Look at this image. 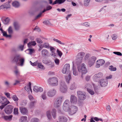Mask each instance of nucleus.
Here are the masks:
<instances>
[{
	"label": "nucleus",
	"instance_id": "nucleus-32",
	"mask_svg": "<svg viewBox=\"0 0 122 122\" xmlns=\"http://www.w3.org/2000/svg\"><path fill=\"white\" fill-rule=\"evenodd\" d=\"M46 114L48 119H50L51 118V111L49 110L46 112Z\"/></svg>",
	"mask_w": 122,
	"mask_h": 122
},
{
	"label": "nucleus",
	"instance_id": "nucleus-23",
	"mask_svg": "<svg viewBox=\"0 0 122 122\" xmlns=\"http://www.w3.org/2000/svg\"><path fill=\"white\" fill-rule=\"evenodd\" d=\"M42 62L44 64L47 65H52V66H54V64H52V62L50 60H44Z\"/></svg>",
	"mask_w": 122,
	"mask_h": 122
},
{
	"label": "nucleus",
	"instance_id": "nucleus-26",
	"mask_svg": "<svg viewBox=\"0 0 122 122\" xmlns=\"http://www.w3.org/2000/svg\"><path fill=\"white\" fill-rule=\"evenodd\" d=\"M31 108L35 105L36 102V100L34 99L33 97L31 96Z\"/></svg>",
	"mask_w": 122,
	"mask_h": 122
},
{
	"label": "nucleus",
	"instance_id": "nucleus-28",
	"mask_svg": "<svg viewBox=\"0 0 122 122\" xmlns=\"http://www.w3.org/2000/svg\"><path fill=\"white\" fill-rule=\"evenodd\" d=\"M20 57V56L19 55L15 56L13 59V61L15 62L16 64L17 63H18V61Z\"/></svg>",
	"mask_w": 122,
	"mask_h": 122
},
{
	"label": "nucleus",
	"instance_id": "nucleus-40",
	"mask_svg": "<svg viewBox=\"0 0 122 122\" xmlns=\"http://www.w3.org/2000/svg\"><path fill=\"white\" fill-rule=\"evenodd\" d=\"M70 104V102L68 100H65L64 102L63 105H65L66 106H68L69 107V105Z\"/></svg>",
	"mask_w": 122,
	"mask_h": 122
},
{
	"label": "nucleus",
	"instance_id": "nucleus-20",
	"mask_svg": "<svg viewBox=\"0 0 122 122\" xmlns=\"http://www.w3.org/2000/svg\"><path fill=\"white\" fill-rule=\"evenodd\" d=\"M58 120L59 122H66L67 119L64 116H61L59 117Z\"/></svg>",
	"mask_w": 122,
	"mask_h": 122
},
{
	"label": "nucleus",
	"instance_id": "nucleus-14",
	"mask_svg": "<svg viewBox=\"0 0 122 122\" xmlns=\"http://www.w3.org/2000/svg\"><path fill=\"white\" fill-rule=\"evenodd\" d=\"M105 62V61L102 59H100L97 60V61L96 67L97 68L99 67L100 66L102 65Z\"/></svg>",
	"mask_w": 122,
	"mask_h": 122
},
{
	"label": "nucleus",
	"instance_id": "nucleus-52",
	"mask_svg": "<svg viewBox=\"0 0 122 122\" xmlns=\"http://www.w3.org/2000/svg\"><path fill=\"white\" fill-rule=\"evenodd\" d=\"M97 58L96 57L94 56H92L91 57L89 60L95 62Z\"/></svg>",
	"mask_w": 122,
	"mask_h": 122
},
{
	"label": "nucleus",
	"instance_id": "nucleus-16",
	"mask_svg": "<svg viewBox=\"0 0 122 122\" xmlns=\"http://www.w3.org/2000/svg\"><path fill=\"white\" fill-rule=\"evenodd\" d=\"M73 64V74L75 76H77L78 75V73L76 71L75 67V66L76 64V63L75 62H72Z\"/></svg>",
	"mask_w": 122,
	"mask_h": 122
},
{
	"label": "nucleus",
	"instance_id": "nucleus-17",
	"mask_svg": "<svg viewBox=\"0 0 122 122\" xmlns=\"http://www.w3.org/2000/svg\"><path fill=\"white\" fill-rule=\"evenodd\" d=\"M33 90L34 91L36 92H42L43 91V89L40 87L35 86H34Z\"/></svg>",
	"mask_w": 122,
	"mask_h": 122
},
{
	"label": "nucleus",
	"instance_id": "nucleus-36",
	"mask_svg": "<svg viewBox=\"0 0 122 122\" xmlns=\"http://www.w3.org/2000/svg\"><path fill=\"white\" fill-rule=\"evenodd\" d=\"M46 91H44L41 97L43 99L45 100L47 98V97L46 95Z\"/></svg>",
	"mask_w": 122,
	"mask_h": 122
},
{
	"label": "nucleus",
	"instance_id": "nucleus-64",
	"mask_svg": "<svg viewBox=\"0 0 122 122\" xmlns=\"http://www.w3.org/2000/svg\"><path fill=\"white\" fill-rule=\"evenodd\" d=\"M43 23L46 25H48L49 24V21L48 20H45L43 22Z\"/></svg>",
	"mask_w": 122,
	"mask_h": 122
},
{
	"label": "nucleus",
	"instance_id": "nucleus-56",
	"mask_svg": "<svg viewBox=\"0 0 122 122\" xmlns=\"http://www.w3.org/2000/svg\"><path fill=\"white\" fill-rule=\"evenodd\" d=\"M113 53L116 55H117L121 56H122V54L121 53L119 52H114Z\"/></svg>",
	"mask_w": 122,
	"mask_h": 122
},
{
	"label": "nucleus",
	"instance_id": "nucleus-19",
	"mask_svg": "<svg viewBox=\"0 0 122 122\" xmlns=\"http://www.w3.org/2000/svg\"><path fill=\"white\" fill-rule=\"evenodd\" d=\"M12 117L13 116L12 115L4 116V115L2 114V117L5 120L10 121L11 120Z\"/></svg>",
	"mask_w": 122,
	"mask_h": 122
},
{
	"label": "nucleus",
	"instance_id": "nucleus-37",
	"mask_svg": "<svg viewBox=\"0 0 122 122\" xmlns=\"http://www.w3.org/2000/svg\"><path fill=\"white\" fill-rule=\"evenodd\" d=\"M50 46V45L47 42H45L43 45V47L47 49H49Z\"/></svg>",
	"mask_w": 122,
	"mask_h": 122
},
{
	"label": "nucleus",
	"instance_id": "nucleus-54",
	"mask_svg": "<svg viewBox=\"0 0 122 122\" xmlns=\"http://www.w3.org/2000/svg\"><path fill=\"white\" fill-rule=\"evenodd\" d=\"M57 51L58 55L60 57H61L62 55V52L61 51L59 50L58 49H57Z\"/></svg>",
	"mask_w": 122,
	"mask_h": 122
},
{
	"label": "nucleus",
	"instance_id": "nucleus-30",
	"mask_svg": "<svg viewBox=\"0 0 122 122\" xmlns=\"http://www.w3.org/2000/svg\"><path fill=\"white\" fill-rule=\"evenodd\" d=\"M56 110L54 108H53L52 109L51 113L52 115L53 118L54 119H55L56 117Z\"/></svg>",
	"mask_w": 122,
	"mask_h": 122
},
{
	"label": "nucleus",
	"instance_id": "nucleus-55",
	"mask_svg": "<svg viewBox=\"0 0 122 122\" xmlns=\"http://www.w3.org/2000/svg\"><path fill=\"white\" fill-rule=\"evenodd\" d=\"M14 113L15 114H17L18 113V108H15L14 109Z\"/></svg>",
	"mask_w": 122,
	"mask_h": 122
},
{
	"label": "nucleus",
	"instance_id": "nucleus-3",
	"mask_svg": "<svg viewBox=\"0 0 122 122\" xmlns=\"http://www.w3.org/2000/svg\"><path fill=\"white\" fill-rule=\"evenodd\" d=\"M67 90V86L65 82L63 81H61L60 83V91L62 93L66 92Z\"/></svg>",
	"mask_w": 122,
	"mask_h": 122
},
{
	"label": "nucleus",
	"instance_id": "nucleus-13",
	"mask_svg": "<svg viewBox=\"0 0 122 122\" xmlns=\"http://www.w3.org/2000/svg\"><path fill=\"white\" fill-rule=\"evenodd\" d=\"M0 103L6 105L10 103V102L5 97H0Z\"/></svg>",
	"mask_w": 122,
	"mask_h": 122
},
{
	"label": "nucleus",
	"instance_id": "nucleus-18",
	"mask_svg": "<svg viewBox=\"0 0 122 122\" xmlns=\"http://www.w3.org/2000/svg\"><path fill=\"white\" fill-rule=\"evenodd\" d=\"M41 55L42 56L44 57L47 56L49 55V52L46 49H44L41 52Z\"/></svg>",
	"mask_w": 122,
	"mask_h": 122
},
{
	"label": "nucleus",
	"instance_id": "nucleus-46",
	"mask_svg": "<svg viewBox=\"0 0 122 122\" xmlns=\"http://www.w3.org/2000/svg\"><path fill=\"white\" fill-rule=\"evenodd\" d=\"M90 0H85L84 1V5L85 6H87L89 5V3L90 2Z\"/></svg>",
	"mask_w": 122,
	"mask_h": 122
},
{
	"label": "nucleus",
	"instance_id": "nucleus-11",
	"mask_svg": "<svg viewBox=\"0 0 122 122\" xmlns=\"http://www.w3.org/2000/svg\"><path fill=\"white\" fill-rule=\"evenodd\" d=\"M98 83L102 87H104L107 86L108 84V81L106 79H102L98 81Z\"/></svg>",
	"mask_w": 122,
	"mask_h": 122
},
{
	"label": "nucleus",
	"instance_id": "nucleus-41",
	"mask_svg": "<svg viewBox=\"0 0 122 122\" xmlns=\"http://www.w3.org/2000/svg\"><path fill=\"white\" fill-rule=\"evenodd\" d=\"M2 33L3 34V36H4L6 37L10 38L11 37V35H7L6 32L5 31H4Z\"/></svg>",
	"mask_w": 122,
	"mask_h": 122
},
{
	"label": "nucleus",
	"instance_id": "nucleus-4",
	"mask_svg": "<svg viewBox=\"0 0 122 122\" xmlns=\"http://www.w3.org/2000/svg\"><path fill=\"white\" fill-rule=\"evenodd\" d=\"M64 99V97L63 96H60L57 98L54 102V107L56 108H58L60 106L61 102Z\"/></svg>",
	"mask_w": 122,
	"mask_h": 122
},
{
	"label": "nucleus",
	"instance_id": "nucleus-15",
	"mask_svg": "<svg viewBox=\"0 0 122 122\" xmlns=\"http://www.w3.org/2000/svg\"><path fill=\"white\" fill-rule=\"evenodd\" d=\"M77 101V97L75 96L72 95L70 97V102L71 103L74 104L76 103Z\"/></svg>",
	"mask_w": 122,
	"mask_h": 122
},
{
	"label": "nucleus",
	"instance_id": "nucleus-35",
	"mask_svg": "<svg viewBox=\"0 0 122 122\" xmlns=\"http://www.w3.org/2000/svg\"><path fill=\"white\" fill-rule=\"evenodd\" d=\"M63 110L65 111L69 112L70 108L69 107L66 106L65 105H63Z\"/></svg>",
	"mask_w": 122,
	"mask_h": 122
},
{
	"label": "nucleus",
	"instance_id": "nucleus-50",
	"mask_svg": "<svg viewBox=\"0 0 122 122\" xmlns=\"http://www.w3.org/2000/svg\"><path fill=\"white\" fill-rule=\"evenodd\" d=\"M109 69L111 71H115L116 70V67H114L112 66H110L109 68Z\"/></svg>",
	"mask_w": 122,
	"mask_h": 122
},
{
	"label": "nucleus",
	"instance_id": "nucleus-12",
	"mask_svg": "<svg viewBox=\"0 0 122 122\" xmlns=\"http://www.w3.org/2000/svg\"><path fill=\"white\" fill-rule=\"evenodd\" d=\"M56 93V90L54 89L49 90L47 92V95L50 97H52L54 96Z\"/></svg>",
	"mask_w": 122,
	"mask_h": 122
},
{
	"label": "nucleus",
	"instance_id": "nucleus-49",
	"mask_svg": "<svg viewBox=\"0 0 122 122\" xmlns=\"http://www.w3.org/2000/svg\"><path fill=\"white\" fill-rule=\"evenodd\" d=\"M12 99L15 101H18V98L17 97L16 95H13L12 97Z\"/></svg>",
	"mask_w": 122,
	"mask_h": 122
},
{
	"label": "nucleus",
	"instance_id": "nucleus-31",
	"mask_svg": "<svg viewBox=\"0 0 122 122\" xmlns=\"http://www.w3.org/2000/svg\"><path fill=\"white\" fill-rule=\"evenodd\" d=\"M12 5L16 8H17L20 6V4L19 3L16 1H15L13 2L12 3Z\"/></svg>",
	"mask_w": 122,
	"mask_h": 122
},
{
	"label": "nucleus",
	"instance_id": "nucleus-21",
	"mask_svg": "<svg viewBox=\"0 0 122 122\" xmlns=\"http://www.w3.org/2000/svg\"><path fill=\"white\" fill-rule=\"evenodd\" d=\"M24 61V59L20 57V58L18 61V63H17L16 64L19 66H22L23 65Z\"/></svg>",
	"mask_w": 122,
	"mask_h": 122
},
{
	"label": "nucleus",
	"instance_id": "nucleus-44",
	"mask_svg": "<svg viewBox=\"0 0 122 122\" xmlns=\"http://www.w3.org/2000/svg\"><path fill=\"white\" fill-rule=\"evenodd\" d=\"M87 90L88 92L92 95H93L94 94V92L93 91L90 89L87 88Z\"/></svg>",
	"mask_w": 122,
	"mask_h": 122
},
{
	"label": "nucleus",
	"instance_id": "nucleus-47",
	"mask_svg": "<svg viewBox=\"0 0 122 122\" xmlns=\"http://www.w3.org/2000/svg\"><path fill=\"white\" fill-rule=\"evenodd\" d=\"M38 66L39 68L42 69H44L45 68L42 65L41 63H39L38 64Z\"/></svg>",
	"mask_w": 122,
	"mask_h": 122
},
{
	"label": "nucleus",
	"instance_id": "nucleus-29",
	"mask_svg": "<svg viewBox=\"0 0 122 122\" xmlns=\"http://www.w3.org/2000/svg\"><path fill=\"white\" fill-rule=\"evenodd\" d=\"M76 84L75 83L73 82L71 84L70 87L69 89L70 90H73L76 89Z\"/></svg>",
	"mask_w": 122,
	"mask_h": 122
},
{
	"label": "nucleus",
	"instance_id": "nucleus-10",
	"mask_svg": "<svg viewBox=\"0 0 122 122\" xmlns=\"http://www.w3.org/2000/svg\"><path fill=\"white\" fill-rule=\"evenodd\" d=\"M13 108V106L8 105L4 109V111L6 114H9L12 112Z\"/></svg>",
	"mask_w": 122,
	"mask_h": 122
},
{
	"label": "nucleus",
	"instance_id": "nucleus-34",
	"mask_svg": "<svg viewBox=\"0 0 122 122\" xmlns=\"http://www.w3.org/2000/svg\"><path fill=\"white\" fill-rule=\"evenodd\" d=\"M27 117L26 116H22L20 118V122H27Z\"/></svg>",
	"mask_w": 122,
	"mask_h": 122
},
{
	"label": "nucleus",
	"instance_id": "nucleus-8",
	"mask_svg": "<svg viewBox=\"0 0 122 122\" xmlns=\"http://www.w3.org/2000/svg\"><path fill=\"white\" fill-rule=\"evenodd\" d=\"M103 74L101 72H99L95 74L93 78V80L95 82H97L98 78H101L103 76Z\"/></svg>",
	"mask_w": 122,
	"mask_h": 122
},
{
	"label": "nucleus",
	"instance_id": "nucleus-57",
	"mask_svg": "<svg viewBox=\"0 0 122 122\" xmlns=\"http://www.w3.org/2000/svg\"><path fill=\"white\" fill-rule=\"evenodd\" d=\"M91 76H87L85 77V79L87 81H89L90 80Z\"/></svg>",
	"mask_w": 122,
	"mask_h": 122
},
{
	"label": "nucleus",
	"instance_id": "nucleus-9",
	"mask_svg": "<svg viewBox=\"0 0 122 122\" xmlns=\"http://www.w3.org/2000/svg\"><path fill=\"white\" fill-rule=\"evenodd\" d=\"M77 110V107L76 106H71L70 107L69 113L70 115H73L76 112Z\"/></svg>",
	"mask_w": 122,
	"mask_h": 122
},
{
	"label": "nucleus",
	"instance_id": "nucleus-63",
	"mask_svg": "<svg viewBox=\"0 0 122 122\" xmlns=\"http://www.w3.org/2000/svg\"><path fill=\"white\" fill-rule=\"evenodd\" d=\"M52 8V7L50 5L47 6L46 8V10L47 11L51 9Z\"/></svg>",
	"mask_w": 122,
	"mask_h": 122
},
{
	"label": "nucleus",
	"instance_id": "nucleus-24",
	"mask_svg": "<svg viewBox=\"0 0 122 122\" xmlns=\"http://www.w3.org/2000/svg\"><path fill=\"white\" fill-rule=\"evenodd\" d=\"M13 25L15 30H18L20 28V26L18 23L17 22H14L13 23Z\"/></svg>",
	"mask_w": 122,
	"mask_h": 122
},
{
	"label": "nucleus",
	"instance_id": "nucleus-48",
	"mask_svg": "<svg viewBox=\"0 0 122 122\" xmlns=\"http://www.w3.org/2000/svg\"><path fill=\"white\" fill-rule=\"evenodd\" d=\"M8 31L9 34H11L13 32L12 28L11 26H10L8 29Z\"/></svg>",
	"mask_w": 122,
	"mask_h": 122
},
{
	"label": "nucleus",
	"instance_id": "nucleus-42",
	"mask_svg": "<svg viewBox=\"0 0 122 122\" xmlns=\"http://www.w3.org/2000/svg\"><path fill=\"white\" fill-rule=\"evenodd\" d=\"M10 20L9 18H7L3 21L4 23L5 24H7L9 22Z\"/></svg>",
	"mask_w": 122,
	"mask_h": 122
},
{
	"label": "nucleus",
	"instance_id": "nucleus-58",
	"mask_svg": "<svg viewBox=\"0 0 122 122\" xmlns=\"http://www.w3.org/2000/svg\"><path fill=\"white\" fill-rule=\"evenodd\" d=\"M82 25L87 27L90 26V24L87 22L82 23Z\"/></svg>",
	"mask_w": 122,
	"mask_h": 122
},
{
	"label": "nucleus",
	"instance_id": "nucleus-61",
	"mask_svg": "<svg viewBox=\"0 0 122 122\" xmlns=\"http://www.w3.org/2000/svg\"><path fill=\"white\" fill-rule=\"evenodd\" d=\"M57 10L59 12L62 11L63 12H65L66 11V9L64 8H62L61 9L59 8H58L57 9Z\"/></svg>",
	"mask_w": 122,
	"mask_h": 122
},
{
	"label": "nucleus",
	"instance_id": "nucleus-38",
	"mask_svg": "<svg viewBox=\"0 0 122 122\" xmlns=\"http://www.w3.org/2000/svg\"><path fill=\"white\" fill-rule=\"evenodd\" d=\"M94 120L95 121L98 122L99 121V119L97 117H95L94 118L92 117L90 119V122H95Z\"/></svg>",
	"mask_w": 122,
	"mask_h": 122
},
{
	"label": "nucleus",
	"instance_id": "nucleus-5",
	"mask_svg": "<svg viewBox=\"0 0 122 122\" xmlns=\"http://www.w3.org/2000/svg\"><path fill=\"white\" fill-rule=\"evenodd\" d=\"M48 82L51 85L56 86L58 84V81L57 78L54 77L49 78L48 80Z\"/></svg>",
	"mask_w": 122,
	"mask_h": 122
},
{
	"label": "nucleus",
	"instance_id": "nucleus-62",
	"mask_svg": "<svg viewBox=\"0 0 122 122\" xmlns=\"http://www.w3.org/2000/svg\"><path fill=\"white\" fill-rule=\"evenodd\" d=\"M36 44V43L35 41H31V46H35Z\"/></svg>",
	"mask_w": 122,
	"mask_h": 122
},
{
	"label": "nucleus",
	"instance_id": "nucleus-6",
	"mask_svg": "<svg viewBox=\"0 0 122 122\" xmlns=\"http://www.w3.org/2000/svg\"><path fill=\"white\" fill-rule=\"evenodd\" d=\"M77 96L79 99L80 100H84L86 97L85 93L80 91L77 92Z\"/></svg>",
	"mask_w": 122,
	"mask_h": 122
},
{
	"label": "nucleus",
	"instance_id": "nucleus-60",
	"mask_svg": "<svg viewBox=\"0 0 122 122\" xmlns=\"http://www.w3.org/2000/svg\"><path fill=\"white\" fill-rule=\"evenodd\" d=\"M42 15L41 13H40L39 14L35 17V19H36L40 18L41 17Z\"/></svg>",
	"mask_w": 122,
	"mask_h": 122
},
{
	"label": "nucleus",
	"instance_id": "nucleus-53",
	"mask_svg": "<svg viewBox=\"0 0 122 122\" xmlns=\"http://www.w3.org/2000/svg\"><path fill=\"white\" fill-rule=\"evenodd\" d=\"M36 41L37 43H38L41 44L43 42L41 39L40 38H36Z\"/></svg>",
	"mask_w": 122,
	"mask_h": 122
},
{
	"label": "nucleus",
	"instance_id": "nucleus-39",
	"mask_svg": "<svg viewBox=\"0 0 122 122\" xmlns=\"http://www.w3.org/2000/svg\"><path fill=\"white\" fill-rule=\"evenodd\" d=\"M65 78L66 79V82L68 83H69V81L71 79V76L70 74H69L68 76H66L65 77Z\"/></svg>",
	"mask_w": 122,
	"mask_h": 122
},
{
	"label": "nucleus",
	"instance_id": "nucleus-7",
	"mask_svg": "<svg viewBox=\"0 0 122 122\" xmlns=\"http://www.w3.org/2000/svg\"><path fill=\"white\" fill-rule=\"evenodd\" d=\"M70 65L69 64H65L62 70V72L64 74H67L69 72Z\"/></svg>",
	"mask_w": 122,
	"mask_h": 122
},
{
	"label": "nucleus",
	"instance_id": "nucleus-27",
	"mask_svg": "<svg viewBox=\"0 0 122 122\" xmlns=\"http://www.w3.org/2000/svg\"><path fill=\"white\" fill-rule=\"evenodd\" d=\"M20 110L21 113L24 114H26L27 112V110L25 108L20 107Z\"/></svg>",
	"mask_w": 122,
	"mask_h": 122
},
{
	"label": "nucleus",
	"instance_id": "nucleus-45",
	"mask_svg": "<svg viewBox=\"0 0 122 122\" xmlns=\"http://www.w3.org/2000/svg\"><path fill=\"white\" fill-rule=\"evenodd\" d=\"M94 63L95 62L89 60L88 62V65L90 67H91L94 65Z\"/></svg>",
	"mask_w": 122,
	"mask_h": 122
},
{
	"label": "nucleus",
	"instance_id": "nucleus-33",
	"mask_svg": "<svg viewBox=\"0 0 122 122\" xmlns=\"http://www.w3.org/2000/svg\"><path fill=\"white\" fill-rule=\"evenodd\" d=\"M28 46L29 47V49L26 50L25 51V52L27 54H30V42H29L28 44Z\"/></svg>",
	"mask_w": 122,
	"mask_h": 122
},
{
	"label": "nucleus",
	"instance_id": "nucleus-22",
	"mask_svg": "<svg viewBox=\"0 0 122 122\" xmlns=\"http://www.w3.org/2000/svg\"><path fill=\"white\" fill-rule=\"evenodd\" d=\"M1 9H7L10 7V4L8 2L0 6Z\"/></svg>",
	"mask_w": 122,
	"mask_h": 122
},
{
	"label": "nucleus",
	"instance_id": "nucleus-51",
	"mask_svg": "<svg viewBox=\"0 0 122 122\" xmlns=\"http://www.w3.org/2000/svg\"><path fill=\"white\" fill-rule=\"evenodd\" d=\"M111 37L113 40H115L117 38V36L116 34H114L112 35Z\"/></svg>",
	"mask_w": 122,
	"mask_h": 122
},
{
	"label": "nucleus",
	"instance_id": "nucleus-43",
	"mask_svg": "<svg viewBox=\"0 0 122 122\" xmlns=\"http://www.w3.org/2000/svg\"><path fill=\"white\" fill-rule=\"evenodd\" d=\"M39 119L37 118H34L32 119L31 120V122H39Z\"/></svg>",
	"mask_w": 122,
	"mask_h": 122
},
{
	"label": "nucleus",
	"instance_id": "nucleus-1",
	"mask_svg": "<svg viewBox=\"0 0 122 122\" xmlns=\"http://www.w3.org/2000/svg\"><path fill=\"white\" fill-rule=\"evenodd\" d=\"M77 69L78 72L81 73V77L83 78V75L86 74L88 71L85 64L83 63L82 65L78 66Z\"/></svg>",
	"mask_w": 122,
	"mask_h": 122
},
{
	"label": "nucleus",
	"instance_id": "nucleus-2",
	"mask_svg": "<svg viewBox=\"0 0 122 122\" xmlns=\"http://www.w3.org/2000/svg\"><path fill=\"white\" fill-rule=\"evenodd\" d=\"M85 55V53L83 52L78 53L76 56V60L73 62H75L77 65H79L81 62L82 58Z\"/></svg>",
	"mask_w": 122,
	"mask_h": 122
},
{
	"label": "nucleus",
	"instance_id": "nucleus-25",
	"mask_svg": "<svg viewBox=\"0 0 122 122\" xmlns=\"http://www.w3.org/2000/svg\"><path fill=\"white\" fill-rule=\"evenodd\" d=\"M25 90L27 92L28 94H29L30 91V82L28 85H26L25 87Z\"/></svg>",
	"mask_w": 122,
	"mask_h": 122
},
{
	"label": "nucleus",
	"instance_id": "nucleus-59",
	"mask_svg": "<svg viewBox=\"0 0 122 122\" xmlns=\"http://www.w3.org/2000/svg\"><path fill=\"white\" fill-rule=\"evenodd\" d=\"M55 62L57 65H58L59 63V59L56 58L55 60Z\"/></svg>",
	"mask_w": 122,
	"mask_h": 122
}]
</instances>
